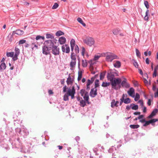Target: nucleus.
<instances>
[{"label":"nucleus","mask_w":158,"mask_h":158,"mask_svg":"<svg viewBox=\"0 0 158 158\" xmlns=\"http://www.w3.org/2000/svg\"><path fill=\"white\" fill-rule=\"evenodd\" d=\"M127 80L126 78H124V80L121 81L120 84L121 86L124 88H128L130 87V85L127 82Z\"/></svg>","instance_id":"11"},{"label":"nucleus","mask_w":158,"mask_h":158,"mask_svg":"<svg viewBox=\"0 0 158 158\" xmlns=\"http://www.w3.org/2000/svg\"><path fill=\"white\" fill-rule=\"evenodd\" d=\"M66 82L68 85H69L72 83V78L70 76H69V77L67 78Z\"/></svg>","instance_id":"32"},{"label":"nucleus","mask_w":158,"mask_h":158,"mask_svg":"<svg viewBox=\"0 0 158 158\" xmlns=\"http://www.w3.org/2000/svg\"><path fill=\"white\" fill-rule=\"evenodd\" d=\"M62 50L63 52H66V53H69L70 52V48L69 46L67 45H63L62 46Z\"/></svg>","instance_id":"8"},{"label":"nucleus","mask_w":158,"mask_h":158,"mask_svg":"<svg viewBox=\"0 0 158 158\" xmlns=\"http://www.w3.org/2000/svg\"><path fill=\"white\" fill-rule=\"evenodd\" d=\"M70 45L71 48V50L73 51L74 48V51L76 54H77L79 52V48L78 46L75 44V41L74 39H72L70 41Z\"/></svg>","instance_id":"3"},{"label":"nucleus","mask_w":158,"mask_h":158,"mask_svg":"<svg viewBox=\"0 0 158 158\" xmlns=\"http://www.w3.org/2000/svg\"><path fill=\"white\" fill-rule=\"evenodd\" d=\"M120 30L118 29H114L113 30V33L114 35H117L119 33Z\"/></svg>","instance_id":"29"},{"label":"nucleus","mask_w":158,"mask_h":158,"mask_svg":"<svg viewBox=\"0 0 158 158\" xmlns=\"http://www.w3.org/2000/svg\"><path fill=\"white\" fill-rule=\"evenodd\" d=\"M135 51L136 56L138 57H140L141 56V54L139 50L138 49H136Z\"/></svg>","instance_id":"45"},{"label":"nucleus","mask_w":158,"mask_h":158,"mask_svg":"<svg viewBox=\"0 0 158 158\" xmlns=\"http://www.w3.org/2000/svg\"><path fill=\"white\" fill-rule=\"evenodd\" d=\"M121 82V79L120 78L114 79L110 82L112 88L115 90H118L121 88L120 84Z\"/></svg>","instance_id":"2"},{"label":"nucleus","mask_w":158,"mask_h":158,"mask_svg":"<svg viewBox=\"0 0 158 158\" xmlns=\"http://www.w3.org/2000/svg\"><path fill=\"white\" fill-rule=\"evenodd\" d=\"M139 102L140 104V105L141 106H143V102L142 100H139Z\"/></svg>","instance_id":"59"},{"label":"nucleus","mask_w":158,"mask_h":158,"mask_svg":"<svg viewBox=\"0 0 158 158\" xmlns=\"http://www.w3.org/2000/svg\"><path fill=\"white\" fill-rule=\"evenodd\" d=\"M117 58V56L111 52H107L106 54V60L109 62H111L114 59Z\"/></svg>","instance_id":"4"},{"label":"nucleus","mask_w":158,"mask_h":158,"mask_svg":"<svg viewBox=\"0 0 158 158\" xmlns=\"http://www.w3.org/2000/svg\"><path fill=\"white\" fill-rule=\"evenodd\" d=\"M58 41L60 44H64L66 42V39L64 37H61L59 38Z\"/></svg>","instance_id":"16"},{"label":"nucleus","mask_w":158,"mask_h":158,"mask_svg":"<svg viewBox=\"0 0 158 158\" xmlns=\"http://www.w3.org/2000/svg\"><path fill=\"white\" fill-rule=\"evenodd\" d=\"M100 79L102 80L103 79L104 77V74H103L102 73H101L100 75Z\"/></svg>","instance_id":"57"},{"label":"nucleus","mask_w":158,"mask_h":158,"mask_svg":"<svg viewBox=\"0 0 158 158\" xmlns=\"http://www.w3.org/2000/svg\"><path fill=\"white\" fill-rule=\"evenodd\" d=\"M158 121L157 119H153L151 120H150L149 121V122L150 124V123H154L156 122H157Z\"/></svg>","instance_id":"43"},{"label":"nucleus","mask_w":158,"mask_h":158,"mask_svg":"<svg viewBox=\"0 0 158 158\" xmlns=\"http://www.w3.org/2000/svg\"><path fill=\"white\" fill-rule=\"evenodd\" d=\"M69 96L66 93L64 96V100L65 101H68L69 100Z\"/></svg>","instance_id":"39"},{"label":"nucleus","mask_w":158,"mask_h":158,"mask_svg":"<svg viewBox=\"0 0 158 158\" xmlns=\"http://www.w3.org/2000/svg\"><path fill=\"white\" fill-rule=\"evenodd\" d=\"M107 78L108 80L110 81V82L114 80V79L116 78L114 77V75L113 73L111 72L108 73Z\"/></svg>","instance_id":"10"},{"label":"nucleus","mask_w":158,"mask_h":158,"mask_svg":"<svg viewBox=\"0 0 158 158\" xmlns=\"http://www.w3.org/2000/svg\"><path fill=\"white\" fill-rule=\"evenodd\" d=\"M97 89L96 88L92 89L90 93V95L92 97H94L97 94Z\"/></svg>","instance_id":"14"},{"label":"nucleus","mask_w":158,"mask_h":158,"mask_svg":"<svg viewBox=\"0 0 158 158\" xmlns=\"http://www.w3.org/2000/svg\"><path fill=\"white\" fill-rule=\"evenodd\" d=\"M144 4L147 9L149 8V5L148 2L147 1H144ZM149 10L147 9L145 13V15L144 18V19L145 21H148L149 18Z\"/></svg>","instance_id":"6"},{"label":"nucleus","mask_w":158,"mask_h":158,"mask_svg":"<svg viewBox=\"0 0 158 158\" xmlns=\"http://www.w3.org/2000/svg\"><path fill=\"white\" fill-rule=\"evenodd\" d=\"M80 138L79 136H77L75 137V139L77 141H78L80 140Z\"/></svg>","instance_id":"64"},{"label":"nucleus","mask_w":158,"mask_h":158,"mask_svg":"<svg viewBox=\"0 0 158 158\" xmlns=\"http://www.w3.org/2000/svg\"><path fill=\"white\" fill-rule=\"evenodd\" d=\"M82 77V74L81 72L79 71L78 73V77L77 80L79 81L81 80Z\"/></svg>","instance_id":"34"},{"label":"nucleus","mask_w":158,"mask_h":158,"mask_svg":"<svg viewBox=\"0 0 158 158\" xmlns=\"http://www.w3.org/2000/svg\"><path fill=\"white\" fill-rule=\"evenodd\" d=\"M32 50L34 49H36L38 48V46L35 44H34L32 43Z\"/></svg>","instance_id":"48"},{"label":"nucleus","mask_w":158,"mask_h":158,"mask_svg":"<svg viewBox=\"0 0 158 158\" xmlns=\"http://www.w3.org/2000/svg\"><path fill=\"white\" fill-rule=\"evenodd\" d=\"M127 96V94H123L122 98L120 99L121 101H123L125 99V98Z\"/></svg>","instance_id":"51"},{"label":"nucleus","mask_w":158,"mask_h":158,"mask_svg":"<svg viewBox=\"0 0 158 158\" xmlns=\"http://www.w3.org/2000/svg\"><path fill=\"white\" fill-rule=\"evenodd\" d=\"M133 106L131 107V109L134 110H136L138 109V106L137 105H135L134 104H132Z\"/></svg>","instance_id":"40"},{"label":"nucleus","mask_w":158,"mask_h":158,"mask_svg":"<svg viewBox=\"0 0 158 158\" xmlns=\"http://www.w3.org/2000/svg\"><path fill=\"white\" fill-rule=\"evenodd\" d=\"M110 84V82H103L102 83V86L103 87H106L109 86Z\"/></svg>","instance_id":"28"},{"label":"nucleus","mask_w":158,"mask_h":158,"mask_svg":"<svg viewBox=\"0 0 158 158\" xmlns=\"http://www.w3.org/2000/svg\"><path fill=\"white\" fill-rule=\"evenodd\" d=\"M83 40L84 43L89 46H91L94 45L95 42L94 39L91 37L87 38Z\"/></svg>","instance_id":"5"},{"label":"nucleus","mask_w":158,"mask_h":158,"mask_svg":"<svg viewBox=\"0 0 158 158\" xmlns=\"http://www.w3.org/2000/svg\"><path fill=\"white\" fill-rule=\"evenodd\" d=\"M157 69L156 68H155L154 69L153 73V77H156L157 74Z\"/></svg>","instance_id":"42"},{"label":"nucleus","mask_w":158,"mask_h":158,"mask_svg":"<svg viewBox=\"0 0 158 158\" xmlns=\"http://www.w3.org/2000/svg\"><path fill=\"white\" fill-rule=\"evenodd\" d=\"M133 105L132 104H131L130 106L128 105L126 106V109L127 110H129L130 108H131L132 106Z\"/></svg>","instance_id":"54"},{"label":"nucleus","mask_w":158,"mask_h":158,"mask_svg":"<svg viewBox=\"0 0 158 158\" xmlns=\"http://www.w3.org/2000/svg\"><path fill=\"white\" fill-rule=\"evenodd\" d=\"M134 65L136 68H137L138 67V64L137 62L135 60L134 61Z\"/></svg>","instance_id":"53"},{"label":"nucleus","mask_w":158,"mask_h":158,"mask_svg":"<svg viewBox=\"0 0 158 158\" xmlns=\"http://www.w3.org/2000/svg\"><path fill=\"white\" fill-rule=\"evenodd\" d=\"M14 55V52H9L6 53V56L8 57H12Z\"/></svg>","instance_id":"36"},{"label":"nucleus","mask_w":158,"mask_h":158,"mask_svg":"<svg viewBox=\"0 0 158 158\" xmlns=\"http://www.w3.org/2000/svg\"><path fill=\"white\" fill-rule=\"evenodd\" d=\"M24 33V31L20 29H18L16 30L15 31H13V34H15L19 35H23Z\"/></svg>","instance_id":"15"},{"label":"nucleus","mask_w":158,"mask_h":158,"mask_svg":"<svg viewBox=\"0 0 158 158\" xmlns=\"http://www.w3.org/2000/svg\"><path fill=\"white\" fill-rule=\"evenodd\" d=\"M86 93H88V92H86L85 90L83 89L81 90L80 94L82 96H84L85 94H86Z\"/></svg>","instance_id":"30"},{"label":"nucleus","mask_w":158,"mask_h":158,"mask_svg":"<svg viewBox=\"0 0 158 158\" xmlns=\"http://www.w3.org/2000/svg\"><path fill=\"white\" fill-rule=\"evenodd\" d=\"M158 111V110L156 109H154L152 111L151 114H152L153 116H155Z\"/></svg>","instance_id":"44"},{"label":"nucleus","mask_w":158,"mask_h":158,"mask_svg":"<svg viewBox=\"0 0 158 158\" xmlns=\"http://www.w3.org/2000/svg\"><path fill=\"white\" fill-rule=\"evenodd\" d=\"M87 102L86 101L83 100H81L80 101V105L81 107H84L86 105Z\"/></svg>","instance_id":"19"},{"label":"nucleus","mask_w":158,"mask_h":158,"mask_svg":"<svg viewBox=\"0 0 158 158\" xmlns=\"http://www.w3.org/2000/svg\"><path fill=\"white\" fill-rule=\"evenodd\" d=\"M64 33L61 31H59L56 33V35L57 36H59L64 35Z\"/></svg>","instance_id":"31"},{"label":"nucleus","mask_w":158,"mask_h":158,"mask_svg":"<svg viewBox=\"0 0 158 158\" xmlns=\"http://www.w3.org/2000/svg\"><path fill=\"white\" fill-rule=\"evenodd\" d=\"M119 103V102L116 101L115 102L114 100H113L112 101L111 103V106L112 107H114L115 106H118V104Z\"/></svg>","instance_id":"17"},{"label":"nucleus","mask_w":158,"mask_h":158,"mask_svg":"<svg viewBox=\"0 0 158 158\" xmlns=\"http://www.w3.org/2000/svg\"><path fill=\"white\" fill-rule=\"evenodd\" d=\"M51 50L46 47V46L44 45L42 48L43 53L45 55H47L49 54L50 53V51Z\"/></svg>","instance_id":"12"},{"label":"nucleus","mask_w":158,"mask_h":158,"mask_svg":"<svg viewBox=\"0 0 158 158\" xmlns=\"http://www.w3.org/2000/svg\"><path fill=\"white\" fill-rule=\"evenodd\" d=\"M76 61H71L70 64L71 69L74 67L76 65Z\"/></svg>","instance_id":"24"},{"label":"nucleus","mask_w":158,"mask_h":158,"mask_svg":"<svg viewBox=\"0 0 158 158\" xmlns=\"http://www.w3.org/2000/svg\"><path fill=\"white\" fill-rule=\"evenodd\" d=\"M123 102L125 104L129 103L131 102V100L129 98H127L123 100Z\"/></svg>","instance_id":"38"},{"label":"nucleus","mask_w":158,"mask_h":158,"mask_svg":"<svg viewBox=\"0 0 158 158\" xmlns=\"http://www.w3.org/2000/svg\"><path fill=\"white\" fill-rule=\"evenodd\" d=\"M18 56L17 54H15L14 56L12 57L14 61L16 60L17 59Z\"/></svg>","instance_id":"49"},{"label":"nucleus","mask_w":158,"mask_h":158,"mask_svg":"<svg viewBox=\"0 0 158 158\" xmlns=\"http://www.w3.org/2000/svg\"><path fill=\"white\" fill-rule=\"evenodd\" d=\"M100 57V56L98 55H96L94 56V60H96L99 59V57Z\"/></svg>","instance_id":"55"},{"label":"nucleus","mask_w":158,"mask_h":158,"mask_svg":"<svg viewBox=\"0 0 158 158\" xmlns=\"http://www.w3.org/2000/svg\"><path fill=\"white\" fill-rule=\"evenodd\" d=\"M15 54H17V55H18L20 53V50L19 49L17 48H15Z\"/></svg>","instance_id":"41"},{"label":"nucleus","mask_w":158,"mask_h":158,"mask_svg":"<svg viewBox=\"0 0 158 158\" xmlns=\"http://www.w3.org/2000/svg\"><path fill=\"white\" fill-rule=\"evenodd\" d=\"M36 40H44V36H41L40 35H37L35 38Z\"/></svg>","instance_id":"35"},{"label":"nucleus","mask_w":158,"mask_h":158,"mask_svg":"<svg viewBox=\"0 0 158 158\" xmlns=\"http://www.w3.org/2000/svg\"><path fill=\"white\" fill-rule=\"evenodd\" d=\"M83 98L84 99V100L86 101L87 103L88 104H89V96L88 94L86 93V94H85V95H84V96H83Z\"/></svg>","instance_id":"18"},{"label":"nucleus","mask_w":158,"mask_h":158,"mask_svg":"<svg viewBox=\"0 0 158 158\" xmlns=\"http://www.w3.org/2000/svg\"><path fill=\"white\" fill-rule=\"evenodd\" d=\"M114 65V67L117 68H119L121 66V63L120 61H117L116 63H115Z\"/></svg>","instance_id":"21"},{"label":"nucleus","mask_w":158,"mask_h":158,"mask_svg":"<svg viewBox=\"0 0 158 158\" xmlns=\"http://www.w3.org/2000/svg\"><path fill=\"white\" fill-rule=\"evenodd\" d=\"M71 58L72 59L71 61H75L76 62V55L74 52H72L71 55Z\"/></svg>","instance_id":"20"},{"label":"nucleus","mask_w":158,"mask_h":158,"mask_svg":"<svg viewBox=\"0 0 158 158\" xmlns=\"http://www.w3.org/2000/svg\"><path fill=\"white\" fill-rule=\"evenodd\" d=\"M95 88L98 87L99 86V80L97 79L95 81Z\"/></svg>","instance_id":"47"},{"label":"nucleus","mask_w":158,"mask_h":158,"mask_svg":"<svg viewBox=\"0 0 158 158\" xmlns=\"http://www.w3.org/2000/svg\"><path fill=\"white\" fill-rule=\"evenodd\" d=\"M154 95L155 97H158V88L157 89L156 92L155 93Z\"/></svg>","instance_id":"60"},{"label":"nucleus","mask_w":158,"mask_h":158,"mask_svg":"<svg viewBox=\"0 0 158 158\" xmlns=\"http://www.w3.org/2000/svg\"><path fill=\"white\" fill-rule=\"evenodd\" d=\"M44 45L46 46L50 50L55 46L52 40H48L45 41Z\"/></svg>","instance_id":"7"},{"label":"nucleus","mask_w":158,"mask_h":158,"mask_svg":"<svg viewBox=\"0 0 158 158\" xmlns=\"http://www.w3.org/2000/svg\"><path fill=\"white\" fill-rule=\"evenodd\" d=\"M25 42H26V40H20L19 41V44H23L25 43Z\"/></svg>","instance_id":"52"},{"label":"nucleus","mask_w":158,"mask_h":158,"mask_svg":"<svg viewBox=\"0 0 158 158\" xmlns=\"http://www.w3.org/2000/svg\"><path fill=\"white\" fill-rule=\"evenodd\" d=\"M77 21L80 23H81L82 25L85 27L86 26L85 24L84 23L83 21L80 18H78L77 19Z\"/></svg>","instance_id":"22"},{"label":"nucleus","mask_w":158,"mask_h":158,"mask_svg":"<svg viewBox=\"0 0 158 158\" xmlns=\"http://www.w3.org/2000/svg\"><path fill=\"white\" fill-rule=\"evenodd\" d=\"M130 127L132 129L137 128L139 127V125H131Z\"/></svg>","instance_id":"33"},{"label":"nucleus","mask_w":158,"mask_h":158,"mask_svg":"<svg viewBox=\"0 0 158 158\" xmlns=\"http://www.w3.org/2000/svg\"><path fill=\"white\" fill-rule=\"evenodd\" d=\"M82 66L83 67H85L87 65V63L86 60H82Z\"/></svg>","instance_id":"27"},{"label":"nucleus","mask_w":158,"mask_h":158,"mask_svg":"<svg viewBox=\"0 0 158 158\" xmlns=\"http://www.w3.org/2000/svg\"><path fill=\"white\" fill-rule=\"evenodd\" d=\"M145 123L143 125V126H147L148 125L150 124L149 121H146V122H145Z\"/></svg>","instance_id":"56"},{"label":"nucleus","mask_w":158,"mask_h":158,"mask_svg":"<svg viewBox=\"0 0 158 158\" xmlns=\"http://www.w3.org/2000/svg\"><path fill=\"white\" fill-rule=\"evenodd\" d=\"M52 53L54 55H58L59 54V48L56 46L55 45L51 49Z\"/></svg>","instance_id":"9"},{"label":"nucleus","mask_w":158,"mask_h":158,"mask_svg":"<svg viewBox=\"0 0 158 158\" xmlns=\"http://www.w3.org/2000/svg\"><path fill=\"white\" fill-rule=\"evenodd\" d=\"M46 37L47 39H53L54 38V37L52 34L48 33L46 34Z\"/></svg>","instance_id":"25"},{"label":"nucleus","mask_w":158,"mask_h":158,"mask_svg":"<svg viewBox=\"0 0 158 158\" xmlns=\"http://www.w3.org/2000/svg\"><path fill=\"white\" fill-rule=\"evenodd\" d=\"M127 93L130 96L133 98L135 97V90L133 88H131L128 91Z\"/></svg>","instance_id":"13"},{"label":"nucleus","mask_w":158,"mask_h":158,"mask_svg":"<svg viewBox=\"0 0 158 158\" xmlns=\"http://www.w3.org/2000/svg\"><path fill=\"white\" fill-rule=\"evenodd\" d=\"M145 62L146 64H149V60L148 58H146L145 60Z\"/></svg>","instance_id":"63"},{"label":"nucleus","mask_w":158,"mask_h":158,"mask_svg":"<svg viewBox=\"0 0 158 158\" xmlns=\"http://www.w3.org/2000/svg\"><path fill=\"white\" fill-rule=\"evenodd\" d=\"M92 81H91L89 79L88 80V81L87 82V85H90L91 84H92Z\"/></svg>","instance_id":"58"},{"label":"nucleus","mask_w":158,"mask_h":158,"mask_svg":"<svg viewBox=\"0 0 158 158\" xmlns=\"http://www.w3.org/2000/svg\"><path fill=\"white\" fill-rule=\"evenodd\" d=\"M85 52V49L84 47H82V48L81 54H82V55L83 56H84Z\"/></svg>","instance_id":"50"},{"label":"nucleus","mask_w":158,"mask_h":158,"mask_svg":"<svg viewBox=\"0 0 158 158\" xmlns=\"http://www.w3.org/2000/svg\"><path fill=\"white\" fill-rule=\"evenodd\" d=\"M58 6L59 5L57 3H55L52 6V8L53 9H56L58 7Z\"/></svg>","instance_id":"46"},{"label":"nucleus","mask_w":158,"mask_h":158,"mask_svg":"<svg viewBox=\"0 0 158 158\" xmlns=\"http://www.w3.org/2000/svg\"><path fill=\"white\" fill-rule=\"evenodd\" d=\"M67 89L68 90L66 93L69 96H71L72 99L74 98V94L75 93V90L74 87L73 86L71 88H68L65 85L63 88V92H66Z\"/></svg>","instance_id":"1"},{"label":"nucleus","mask_w":158,"mask_h":158,"mask_svg":"<svg viewBox=\"0 0 158 158\" xmlns=\"http://www.w3.org/2000/svg\"><path fill=\"white\" fill-rule=\"evenodd\" d=\"M140 114V112H135L134 113V114L135 115H139Z\"/></svg>","instance_id":"62"},{"label":"nucleus","mask_w":158,"mask_h":158,"mask_svg":"<svg viewBox=\"0 0 158 158\" xmlns=\"http://www.w3.org/2000/svg\"><path fill=\"white\" fill-rule=\"evenodd\" d=\"M116 150V148L115 147H112L110 148L109 150H108V152L109 153H113V154L114 153L113 152L114 151Z\"/></svg>","instance_id":"26"},{"label":"nucleus","mask_w":158,"mask_h":158,"mask_svg":"<svg viewBox=\"0 0 158 158\" xmlns=\"http://www.w3.org/2000/svg\"><path fill=\"white\" fill-rule=\"evenodd\" d=\"M135 98L134 100L135 101H137L140 98V96L139 94L136 93L135 94Z\"/></svg>","instance_id":"37"},{"label":"nucleus","mask_w":158,"mask_h":158,"mask_svg":"<svg viewBox=\"0 0 158 158\" xmlns=\"http://www.w3.org/2000/svg\"><path fill=\"white\" fill-rule=\"evenodd\" d=\"M147 104L149 106H150L151 104V100L150 99H149L148 100V102H147Z\"/></svg>","instance_id":"61"},{"label":"nucleus","mask_w":158,"mask_h":158,"mask_svg":"<svg viewBox=\"0 0 158 158\" xmlns=\"http://www.w3.org/2000/svg\"><path fill=\"white\" fill-rule=\"evenodd\" d=\"M6 68V65L5 63H2L0 65V71H2Z\"/></svg>","instance_id":"23"}]
</instances>
